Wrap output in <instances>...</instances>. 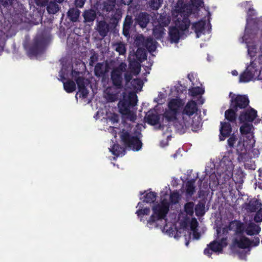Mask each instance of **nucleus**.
<instances>
[{"instance_id":"39","label":"nucleus","mask_w":262,"mask_h":262,"mask_svg":"<svg viewBox=\"0 0 262 262\" xmlns=\"http://www.w3.org/2000/svg\"><path fill=\"white\" fill-rule=\"evenodd\" d=\"M194 180H191L188 181L186 184V191L187 194L191 195L195 191V187L194 186Z\"/></svg>"},{"instance_id":"63","label":"nucleus","mask_w":262,"mask_h":262,"mask_svg":"<svg viewBox=\"0 0 262 262\" xmlns=\"http://www.w3.org/2000/svg\"><path fill=\"white\" fill-rule=\"evenodd\" d=\"M193 232V237L194 239H199L200 237L201 234L198 231V230L192 231Z\"/></svg>"},{"instance_id":"31","label":"nucleus","mask_w":262,"mask_h":262,"mask_svg":"<svg viewBox=\"0 0 262 262\" xmlns=\"http://www.w3.org/2000/svg\"><path fill=\"white\" fill-rule=\"evenodd\" d=\"M110 151L116 156L123 155L125 153L124 148L118 144H114L112 148L110 149Z\"/></svg>"},{"instance_id":"57","label":"nucleus","mask_w":262,"mask_h":262,"mask_svg":"<svg viewBox=\"0 0 262 262\" xmlns=\"http://www.w3.org/2000/svg\"><path fill=\"white\" fill-rule=\"evenodd\" d=\"M124 79L125 81L126 84H127L129 82H131V80L133 78V75L130 72H126L124 74Z\"/></svg>"},{"instance_id":"54","label":"nucleus","mask_w":262,"mask_h":262,"mask_svg":"<svg viewBox=\"0 0 262 262\" xmlns=\"http://www.w3.org/2000/svg\"><path fill=\"white\" fill-rule=\"evenodd\" d=\"M198 222L196 219L193 218L191 220L190 224V227L191 230L194 231V230H198Z\"/></svg>"},{"instance_id":"3","label":"nucleus","mask_w":262,"mask_h":262,"mask_svg":"<svg viewBox=\"0 0 262 262\" xmlns=\"http://www.w3.org/2000/svg\"><path fill=\"white\" fill-rule=\"evenodd\" d=\"M184 103L180 98H172L168 103V109L163 114L162 121L165 119L166 122H171L177 120V115Z\"/></svg>"},{"instance_id":"62","label":"nucleus","mask_w":262,"mask_h":262,"mask_svg":"<svg viewBox=\"0 0 262 262\" xmlns=\"http://www.w3.org/2000/svg\"><path fill=\"white\" fill-rule=\"evenodd\" d=\"M110 120L113 123H117L119 121V117L117 114H114L112 115V116L110 118Z\"/></svg>"},{"instance_id":"53","label":"nucleus","mask_w":262,"mask_h":262,"mask_svg":"<svg viewBox=\"0 0 262 262\" xmlns=\"http://www.w3.org/2000/svg\"><path fill=\"white\" fill-rule=\"evenodd\" d=\"M192 8L198 9L203 4V0H190Z\"/></svg>"},{"instance_id":"15","label":"nucleus","mask_w":262,"mask_h":262,"mask_svg":"<svg viewBox=\"0 0 262 262\" xmlns=\"http://www.w3.org/2000/svg\"><path fill=\"white\" fill-rule=\"evenodd\" d=\"M253 145L251 143L250 144L248 143L245 144L244 139L240 138L235 147L236 152L241 158H243L246 155L247 151L251 147V146Z\"/></svg>"},{"instance_id":"19","label":"nucleus","mask_w":262,"mask_h":262,"mask_svg":"<svg viewBox=\"0 0 262 262\" xmlns=\"http://www.w3.org/2000/svg\"><path fill=\"white\" fill-rule=\"evenodd\" d=\"M206 20H200L192 24L191 29L194 30L197 38L200 37L202 34L205 33Z\"/></svg>"},{"instance_id":"17","label":"nucleus","mask_w":262,"mask_h":262,"mask_svg":"<svg viewBox=\"0 0 262 262\" xmlns=\"http://www.w3.org/2000/svg\"><path fill=\"white\" fill-rule=\"evenodd\" d=\"M256 111L251 108L243 112L239 117L241 122H252L257 116Z\"/></svg>"},{"instance_id":"8","label":"nucleus","mask_w":262,"mask_h":262,"mask_svg":"<svg viewBox=\"0 0 262 262\" xmlns=\"http://www.w3.org/2000/svg\"><path fill=\"white\" fill-rule=\"evenodd\" d=\"M229 97L231 99V105L235 109L245 108L249 102L248 98L245 96L238 95L235 96V94L230 93Z\"/></svg>"},{"instance_id":"47","label":"nucleus","mask_w":262,"mask_h":262,"mask_svg":"<svg viewBox=\"0 0 262 262\" xmlns=\"http://www.w3.org/2000/svg\"><path fill=\"white\" fill-rule=\"evenodd\" d=\"M179 198V193L177 191H173L170 194L169 200L172 204H176L178 203Z\"/></svg>"},{"instance_id":"24","label":"nucleus","mask_w":262,"mask_h":262,"mask_svg":"<svg viewBox=\"0 0 262 262\" xmlns=\"http://www.w3.org/2000/svg\"><path fill=\"white\" fill-rule=\"evenodd\" d=\"M97 30L99 35L104 38L107 36L110 31L109 25L105 20H100L98 22Z\"/></svg>"},{"instance_id":"35","label":"nucleus","mask_w":262,"mask_h":262,"mask_svg":"<svg viewBox=\"0 0 262 262\" xmlns=\"http://www.w3.org/2000/svg\"><path fill=\"white\" fill-rule=\"evenodd\" d=\"M130 84L134 90L137 91H141L143 85L142 80L140 78L134 79L131 81Z\"/></svg>"},{"instance_id":"16","label":"nucleus","mask_w":262,"mask_h":262,"mask_svg":"<svg viewBox=\"0 0 262 262\" xmlns=\"http://www.w3.org/2000/svg\"><path fill=\"white\" fill-rule=\"evenodd\" d=\"M137 40L142 42V45L146 48L149 52H153L156 49V41L151 37L145 38L143 36L139 37Z\"/></svg>"},{"instance_id":"58","label":"nucleus","mask_w":262,"mask_h":262,"mask_svg":"<svg viewBox=\"0 0 262 262\" xmlns=\"http://www.w3.org/2000/svg\"><path fill=\"white\" fill-rule=\"evenodd\" d=\"M66 69L62 68L60 71L59 72V76L60 78V80L63 82L64 80H66V75H67V73H66Z\"/></svg>"},{"instance_id":"5","label":"nucleus","mask_w":262,"mask_h":262,"mask_svg":"<svg viewBox=\"0 0 262 262\" xmlns=\"http://www.w3.org/2000/svg\"><path fill=\"white\" fill-rule=\"evenodd\" d=\"M126 64L125 62H121L119 66L114 68L111 74V79L113 85L117 89H121L123 88L122 73L126 70Z\"/></svg>"},{"instance_id":"48","label":"nucleus","mask_w":262,"mask_h":262,"mask_svg":"<svg viewBox=\"0 0 262 262\" xmlns=\"http://www.w3.org/2000/svg\"><path fill=\"white\" fill-rule=\"evenodd\" d=\"M115 50L119 55H124L126 53V48L124 43L119 42L116 44Z\"/></svg>"},{"instance_id":"23","label":"nucleus","mask_w":262,"mask_h":262,"mask_svg":"<svg viewBox=\"0 0 262 262\" xmlns=\"http://www.w3.org/2000/svg\"><path fill=\"white\" fill-rule=\"evenodd\" d=\"M232 131L231 126L229 122H221V127L220 128L221 135L220 136V141H223L228 137Z\"/></svg>"},{"instance_id":"2","label":"nucleus","mask_w":262,"mask_h":262,"mask_svg":"<svg viewBox=\"0 0 262 262\" xmlns=\"http://www.w3.org/2000/svg\"><path fill=\"white\" fill-rule=\"evenodd\" d=\"M121 142L125 147L132 148L135 151L140 150L142 146L141 140L142 134L140 132H136L134 134L128 130L122 129L119 133Z\"/></svg>"},{"instance_id":"37","label":"nucleus","mask_w":262,"mask_h":262,"mask_svg":"<svg viewBox=\"0 0 262 262\" xmlns=\"http://www.w3.org/2000/svg\"><path fill=\"white\" fill-rule=\"evenodd\" d=\"M122 11L120 9H117L112 15L111 20L113 21V23L117 24L122 17Z\"/></svg>"},{"instance_id":"42","label":"nucleus","mask_w":262,"mask_h":262,"mask_svg":"<svg viewBox=\"0 0 262 262\" xmlns=\"http://www.w3.org/2000/svg\"><path fill=\"white\" fill-rule=\"evenodd\" d=\"M204 90L200 87L196 86L192 88L189 90V93L192 96H196L204 93Z\"/></svg>"},{"instance_id":"9","label":"nucleus","mask_w":262,"mask_h":262,"mask_svg":"<svg viewBox=\"0 0 262 262\" xmlns=\"http://www.w3.org/2000/svg\"><path fill=\"white\" fill-rule=\"evenodd\" d=\"M259 72L255 68L253 63L249 65L240 76V81L248 82L255 79L258 76Z\"/></svg>"},{"instance_id":"30","label":"nucleus","mask_w":262,"mask_h":262,"mask_svg":"<svg viewBox=\"0 0 262 262\" xmlns=\"http://www.w3.org/2000/svg\"><path fill=\"white\" fill-rule=\"evenodd\" d=\"M64 90L68 93L73 92L76 90V84L73 80H68L67 81H63Z\"/></svg>"},{"instance_id":"25","label":"nucleus","mask_w":262,"mask_h":262,"mask_svg":"<svg viewBox=\"0 0 262 262\" xmlns=\"http://www.w3.org/2000/svg\"><path fill=\"white\" fill-rule=\"evenodd\" d=\"M134 23L132 16L127 15L125 18L123 25V34L126 36H129L130 34V30Z\"/></svg>"},{"instance_id":"43","label":"nucleus","mask_w":262,"mask_h":262,"mask_svg":"<svg viewBox=\"0 0 262 262\" xmlns=\"http://www.w3.org/2000/svg\"><path fill=\"white\" fill-rule=\"evenodd\" d=\"M225 116L227 120L230 122H234L236 119L235 113L232 110H229L225 112Z\"/></svg>"},{"instance_id":"64","label":"nucleus","mask_w":262,"mask_h":262,"mask_svg":"<svg viewBox=\"0 0 262 262\" xmlns=\"http://www.w3.org/2000/svg\"><path fill=\"white\" fill-rule=\"evenodd\" d=\"M97 57H95L94 56H92L90 58V65L92 66L94 63L97 60Z\"/></svg>"},{"instance_id":"52","label":"nucleus","mask_w":262,"mask_h":262,"mask_svg":"<svg viewBox=\"0 0 262 262\" xmlns=\"http://www.w3.org/2000/svg\"><path fill=\"white\" fill-rule=\"evenodd\" d=\"M161 220L159 218L157 215H156L153 212V214L150 216L149 219L147 221V225L148 227H150V226L152 225L157 221Z\"/></svg>"},{"instance_id":"56","label":"nucleus","mask_w":262,"mask_h":262,"mask_svg":"<svg viewBox=\"0 0 262 262\" xmlns=\"http://www.w3.org/2000/svg\"><path fill=\"white\" fill-rule=\"evenodd\" d=\"M86 0H74V4L75 7L77 8H82L83 7Z\"/></svg>"},{"instance_id":"46","label":"nucleus","mask_w":262,"mask_h":262,"mask_svg":"<svg viewBox=\"0 0 262 262\" xmlns=\"http://www.w3.org/2000/svg\"><path fill=\"white\" fill-rule=\"evenodd\" d=\"M203 253L208 257H211V255L213 254V241L210 242L207 245L206 248L204 250Z\"/></svg>"},{"instance_id":"45","label":"nucleus","mask_w":262,"mask_h":262,"mask_svg":"<svg viewBox=\"0 0 262 262\" xmlns=\"http://www.w3.org/2000/svg\"><path fill=\"white\" fill-rule=\"evenodd\" d=\"M237 141V137H236V136L234 134H232L231 136H230V137L227 140L228 146L231 148H235V143Z\"/></svg>"},{"instance_id":"44","label":"nucleus","mask_w":262,"mask_h":262,"mask_svg":"<svg viewBox=\"0 0 262 262\" xmlns=\"http://www.w3.org/2000/svg\"><path fill=\"white\" fill-rule=\"evenodd\" d=\"M194 204L192 202L187 203L184 206L185 211L187 215H192L193 214Z\"/></svg>"},{"instance_id":"50","label":"nucleus","mask_w":262,"mask_h":262,"mask_svg":"<svg viewBox=\"0 0 262 262\" xmlns=\"http://www.w3.org/2000/svg\"><path fill=\"white\" fill-rule=\"evenodd\" d=\"M130 105H129L127 101H124L122 102L121 104V106H120V113L123 115L124 114H125L127 113L129 109Z\"/></svg>"},{"instance_id":"27","label":"nucleus","mask_w":262,"mask_h":262,"mask_svg":"<svg viewBox=\"0 0 262 262\" xmlns=\"http://www.w3.org/2000/svg\"><path fill=\"white\" fill-rule=\"evenodd\" d=\"M144 195L143 198H140V200H143V203H154L157 198V193L155 192L150 191L149 192H146V191H144V192H140V195Z\"/></svg>"},{"instance_id":"14","label":"nucleus","mask_w":262,"mask_h":262,"mask_svg":"<svg viewBox=\"0 0 262 262\" xmlns=\"http://www.w3.org/2000/svg\"><path fill=\"white\" fill-rule=\"evenodd\" d=\"M149 16L146 12H140L136 16L135 19V25H138L141 28H145L149 22Z\"/></svg>"},{"instance_id":"55","label":"nucleus","mask_w":262,"mask_h":262,"mask_svg":"<svg viewBox=\"0 0 262 262\" xmlns=\"http://www.w3.org/2000/svg\"><path fill=\"white\" fill-rule=\"evenodd\" d=\"M123 115L126 116L128 119L132 121H134L136 119V115L130 110H129L127 113L124 114Z\"/></svg>"},{"instance_id":"61","label":"nucleus","mask_w":262,"mask_h":262,"mask_svg":"<svg viewBox=\"0 0 262 262\" xmlns=\"http://www.w3.org/2000/svg\"><path fill=\"white\" fill-rule=\"evenodd\" d=\"M13 0H0L1 4L4 7H7L9 5H11Z\"/></svg>"},{"instance_id":"40","label":"nucleus","mask_w":262,"mask_h":262,"mask_svg":"<svg viewBox=\"0 0 262 262\" xmlns=\"http://www.w3.org/2000/svg\"><path fill=\"white\" fill-rule=\"evenodd\" d=\"M129 68L135 75H137L139 74L141 70V66L139 62L134 61L129 63Z\"/></svg>"},{"instance_id":"38","label":"nucleus","mask_w":262,"mask_h":262,"mask_svg":"<svg viewBox=\"0 0 262 262\" xmlns=\"http://www.w3.org/2000/svg\"><path fill=\"white\" fill-rule=\"evenodd\" d=\"M94 73L95 76L98 77H100L104 75V72L103 71V63L98 62L96 64L94 69Z\"/></svg>"},{"instance_id":"26","label":"nucleus","mask_w":262,"mask_h":262,"mask_svg":"<svg viewBox=\"0 0 262 262\" xmlns=\"http://www.w3.org/2000/svg\"><path fill=\"white\" fill-rule=\"evenodd\" d=\"M68 18L73 23L79 21L80 11L76 7L70 8L67 12Z\"/></svg>"},{"instance_id":"7","label":"nucleus","mask_w":262,"mask_h":262,"mask_svg":"<svg viewBox=\"0 0 262 262\" xmlns=\"http://www.w3.org/2000/svg\"><path fill=\"white\" fill-rule=\"evenodd\" d=\"M250 29L248 27H247L245 30V34L243 37V41L247 45L248 54L250 56H254L256 52V48L255 46H250L249 44L255 37L256 35V32L255 30Z\"/></svg>"},{"instance_id":"51","label":"nucleus","mask_w":262,"mask_h":262,"mask_svg":"<svg viewBox=\"0 0 262 262\" xmlns=\"http://www.w3.org/2000/svg\"><path fill=\"white\" fill-rule=\"evenodd\" d=\"M127 101L130 106H136L138 101L137 95L136 94L130 95L128 97V100Z\"/></svg>"},{"instance_id":"6","label":"nucleus","mask_w":262,"mask_h":262,"mask_svg":"<svg viewBox=\"0 0 262 262\" xmlns=\"http://www.w3.org/2000/svg\"><path fill=\"white\" fill-rule=\"evenodd\" d=\"M81 74H82L81 72L75 70H72L71 71V75L77 84L78 91L80 93V97L86 98L89 94V91L85 86V82L88 80L85 79L82 76H80Z\"/></svg>"},{"instance_id":"12","label":"nucleus","mask_w":262,"mask_h":262,"mask_svg":"<svg viewBox=\"0 0 262 262\" xmlns=\"http://www.w3.org/2000/svg\"><path fill=\"white\" fill-rule=\"evenodd\" d=\"M243 124L240 127V132L243 135L246 136V138L248 139L249 143L253 145L255 141L253 139V127L249 122H243Z\"/></svg>"},{"instance_id":"32","label":"nucleus","mask_w":262,"mask_h":262,"mask_svg":"<svg viewBox=\"0 0 262 262\" xmlns=\"http://www.w3.org/2000/svg\"><path fill=\"white\" fill-rule=\"evenodd\" d=\"M136 57L140 62H143L147 58L146 50L142 48H138L136 52Z\"/></svg>"},{"instance_id":"33","label":"nucleus","mask_w":262,"mask_h":262,"mask_svg":"<svg viewBox=\"0 0 262 262\" xmlns=\"http://www.w3.org/2000/svg\"><path fill=\"white\" fill-rule=\"evenodd\" d=\"M115 6V2L114 0H106V2L103 3L102 10L104 12L109 13L114 10Z\"/></svg>"},{"instance_id":"4","label":"nucleus","mask_w":262,"mask_h":262,"mask_svg":"<svg viewBox=\"0 0 262 262\" xmlns=\"http://www.w3.org/2000/svg\"><path fill=\"white\" fill-rule=\"evenodd\" d=\"M47 38L43 34H37L33 39L32 43L28 49L29 56H36L41 54L45 49Z\"/></svg>"},{"instance_id":"11","label":"nucleus","mask_w":262,"mask_h":262,"mask_svg":"<svg viewBox=\"0 0 262 262\" xmlns=\"http://www.w3.org/2000/svg\"><path fill=\"white\" fill-rule=\"evenodd\" d=\"M145 118L146 119V122L148 124L151 125L159 124V128L160 129H163L164 127L167 125V124H165V123H167L165 119H164L163 122L162 121L161 122H160V115L157 114L149 113L146 115Z\"/></svg>"},{"instance_id":"60","label":"nucleus","mask_w":262,"mask_h":262,"mask_svg":"<svg viewBox=\"0 0 262 262\" xmlns=\"http://www.w3.org/2000/svg\"><path fill=\"white\" fill-rule=\"evenodd\" d=\"M107 100L110 102H114L117 99V96L116 94L107 93Z\"/></svg>"},{"instance_id":"36","label":"nucleus","mask_w":262,"mask_h":262,"mask_svg":"<svg viewBox=\"0 0 262 262\" xmlns=\"http://www.w3.org/2000/svg\"><path fill=\"white\" fill-rule=\"evenodd\" d=\"M163 0H149L148 6L153 10H158L162 6Z\"/></svg>"},{"instance_id":"21","label":"nucleus","mask_w":262,"mask_h":262,"mask_svg":"<svg viewBox=\"0 0 262 262\" xmlns=\"http://www.w3.org/2000/svg\"><path fill=\"white\" fill-rule=\"evenodd\" d=\"M237 246L241 249L247 248L249 246H256L259 243V239L256 238L254 241L250 242L247 237H242L239 241H236Z\"/></svg>"},{"instance_id":"59","label":"nucleus","mask_w":262,"mask_h":262,"mask_svg":"<svg viewBox=\"0 0 262 262\" xmlns=\"http://www.w3.org/2000/svg\"><path fill=\"white\" fill-rule=\"evenodd\" d=\"M36 4L39 7H45L49 3V0H35Z\"/></svg>"},{"instance_id":"10","label":"nucleus","mask_w":262,"mask_h":262,"mask_svg":"<svg viewBox=\"0 0 262 262\" xmlns=\"http://www.w3.org/2000/svg\"><path fill=\"white\" fill-rule=\"evenodd\" d=\"M169 210V204L166 201H162L161 204L155 206L152 208L153 212L159 216V218L164 219Z\"/></svg>"},{"instance_id":"13","label":"nucleus","mask_w":262,"mask_h":262,"mask_svg":"<svg viewBox=\"0 0 262 262\" xmlns=\"http://www.w3.org/2000/svg\"><path fill=\"white\" fill-rule=\"evenodd\" d=\"M261 202L256 199H251L248 202H246L242 205V209L247 213L256 212L261 206Z\"/></svg>"},{"instance_id":"28","label":"nucleus","mask_w":262,"mask_h":262,"mask_svg":"<svg viewBox=\"0 0 262 262\" xmlns=\"http://www.w3.org/2000/svg\"><path fill=\"white\" fill-rule=\"evenodd\" d=\"M260 228L253 222L249 223L245 228V232L248 235H254L258 233Z\"/></svg>"},{"instance_id":"49","label":"nucleus","mask_w":262,"mask_h":262,"mask_svg":"<svg viewBox=\"0 0 262 262\" xmlns=\"http://www.w3.org/2000/svg\"><path fill=\"white\" fill-rule=\"evenodd\" d=\"M254 221L256 223H260L262 222V204L258 210H256V212L254 216Z\"/></svg>"},{"instance_id":"29","label":"nucleus","mask_w":262,"mask_h":262,"mask_svg":"<svg viewBox=\"0 0 262 262\" xmlns=\"http://www.w3.org/2000/svg\"><path fill=\"white\" fill-rule=\"evenodd\" d=\"M60 8V7L55 1L49 2L47 5V10L49 14H56Z\"/></svg>"},{"instance_id":"20","label":"nucleus","mask_w":262,"mask_h":262,"mask_svg":"<svg viewBox=\"0 0 262 262\" xmlns=\"http://www.w3.org/2000/svg\"><path fill=\"white\" fill-rule=\"evenodd\" d=\"M159 23L160 25L157 26L153 29V35L157 39H160L162 37L164 34V27L168 26L169 23V20H167L164 22H162L161 20H160Z\"/></svg>"},{"instance_id":"22","label":"nucleus","mask_w":262,"mask_h":262,"mask_svg":"<svg viewBox=\"0 0 262 262\" xmlns=\"http://www.w3.org/2000/svg\"><path fill=\"white\" fill-rule=\"evenodd\" d=\"M83 23L85 24H93L95 20L97 14L96 11L92 9L85 10L82 13Z\"/></svg>"},{"instance_id":"34","label":"nucleus","mask_w":262,"mask_h":262,"mask_svg":"<svg viewBox=\"0 0 262 262\" xmlns=\"http://www.w3.org/2000/svg\"><path fill=\"white\" fill-rule=\"evenodd\" d=\"M227 246L226 239L223 238L221 241L214 242V252H220L222 251V249Z\"/></svg>"},{"instance_id":"18","label":"nucleus","mask_w":262,"mask_h":262,"mask_svg":"<svg viewBox=\"0 0 262 262\" xmlns=\"http://www.w3.org/2000/svg\"><path fill=\"white\" fill-rule=\"evenodd\" d=\"M198 111V107L194 101H189L185 106L183 111V115H187L189 117L192 116Z\"/></svg>"},{"instance_id":"1","label":"nucleus","mask_w":262,"mask_h":262,"mask_svg":"<svg viewBox=\"0 0 262 262\" xmlns=\"http://www.w3.org/2000/svg\"><path fill=\"white\" fill-rule=\"evenodd\" d=\"M190 25V21L188 14L180 12L175 21V26L169 28L168 34L170 42L178 43L180 37L184 35V31L189 28Z\"/></svg>"},{"instance_id":"41","label":"nucleus","mask_w":262,"mask_h":262,"mask_svg":"<svg viewBox=\"0 0 262 262\" xmlns=\"http://www.w3.org/2000/svg\"><path fill=\"white\" fill-rule=\"evenodd\" d=\"M150 212V209L149 207H146L144 209H139L136 212V214L137 216L140 218V220L141 222H144V220L143 219V215H148Z\"/></svg>"}]
</instances>
